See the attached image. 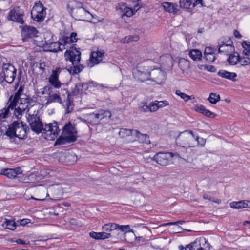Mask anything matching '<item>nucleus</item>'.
Wrapping results in <instances>:
<instances>
[{"mask_svg":"<svg viewBox=\"0 0 250 250\" xmlns=\"http://www.w3.org/2000/svg\"><path fill=\"white\" fill-rule=\"evenodd\" d=\"M206 60L209 62H213L217 58L216 55L215 53H211L205 56Z\"/></svg>","mask_w":250,"mask_h":250,"instance_id":"c03bdc74","label":"nucleus"},{"mask_svg":"<svg viewBox=\"0 0 250 250\" xmlns=\"http://www.w3.org/2000/svg\"><path fill=\"white\" fill-rule=\"evenodd\" d=\"M175 94L180 96L182 99H183L185 102L188 101L189 100L191 99V97L187 94L181 92L180 90H177L175 92Z\"/></svg>","mask_w":250,"mask_h":250,"instance_id":"ea45409f","label":"nucleus"},{"mask_svg":"<svg viewBox=\"0 0 250 250\" xmlns=\"http://www.w3.org/2000/svg\"><path fill=\"white\" fill-rule=\"evenodd\" d=\"M184 222H185V221L183 220H180V221H178L177 222H172V223H174V225H177V224H182Z\"/></svg>","mask_w":250,"mask_h":250,"instance_id":"13d9d810","label":"nucleus"},{"mask_svg":"<svg viewBox=\"0 0 250 250\" xmlns=\"http://www.w3.org/2000/svg\"><path fill=\"white\" fill-rule=\"evenodd\" d=\"M189 55L194 61H200L202 58L201 52L197 49L190 50L189 52Z\"/></svg>","mask_w":250,"mask_h":250,"instance_id":"7c9ffc66","label":"nucleus"},{"mask_svg":"<svg viewBox=\"0 0 250 250\" xmlns=\"http://www.w3.org/2000/svg\"><path fill=\"white\" fill-rule=\"evenodd\" d=\"M29 220L27 219H22L20 220V225L22 226H24L29 223Z\"/></svg>","mask_w":250,"mask_h":250,"instance_id":"5fc2aeb1","label":"nucleus"},{"mask_svg":"<svg viewBox=\"0 0 250 250\" xmlns=\"http://www.w3.org/2000/svg\"><path fill=\"white\" fill-rule=\"evenodd\" d=\"M180 6L185 9L192 8V0H180Z\"/></svg>","mask_w":250,"mask_h":250,"instance_id":"e433bc0d","label":"nucleus"},{"mask_svg":"<svg viewBox=\"0 0 250 250\" xmlns=\"http://www.w3.org/2000/svg\"><path fill=\"white\" fill-rule=\"evenodd\" d=\"M209 249V244L204 237H200L188 245L185 250H207Z\"/></svg>","mask_w":250,"mask_h":250,"instance_id":"f8f14e48","label":"nucleus"},{"mask_svg":"<svg viewBox=\"0 0 250 250\" xmlns=\"http://www.w3.org/2000/svg\"><path fill=\"white\" fill-rule=\"evenodd\" d=\"M61 71V68L56 67L52 70L51 74L48 78V82L55 88H59L63 84L59 80V75Z\"/></svg>","mask_w":250,"mask_h":250,"instance_id":"dca6fc26","label":"nucleus"},{"mask_svg":"<svg viewBox=\"0 0 250 250\" xmlns=\"http://www.w3.org/2000/svg\"><path fill=\"white\" fill-rule=\"evenodd\" d=\"M16 242H17V243L20 244H25L24 241L20 239L17 240Z\"/></svg>","mask_w":250,"mask_h":250,"instance_id":"bf43d9fd","label":"nucleus"},{"mask_svg":"<svg viewBox=\"0 0 250 250\" xmlns=\"http://www.w3.org/2000/svg\"><path fill=\"white\" fill-rule=\"evenodd\" d=\"M72 12L77 18H83L87 15L90 14V13L85 10L82 6H78V7H73L72 8Z\"/></svg>","mask_w":250,"mask_h":250,"instance_id":"bb28decb","label":"nucleus"},{"mask_svg":"<svg viewBox=\"0 0 250 250\" xmlns=\"http://www.w3.org/2000/svg\"><path fill=\"white\" fill-rule=\"evenodd\" d=\"M46 9L40 1L35 2L31 12L32 19L38 22L43 21L46 15Z\"/></svg>","mask_w":250,"mask_h":250,"instance_id":"1a4fd4ad","label":"nucleus"},{"mask_svg":"<svg viewBox=\"0 0 250 250\" xmlns=\"http://www.w3.org/2000/svg\"><path fill=\"white\" fill-rule=\"evenodd\" d=\"M231 208L240 209L247 207L246 200L239 202H233L230 204Z\"/></svg>","mask_w":250,"mask_h":250,"instance_id":"2f4dec72","label":"nucleus"},{"mask_svg":"<svg viewBox=\"0 0 250 250\" xmlns=\"http://www.w3.org/2000/svg\"><path fill=\"white\" fill-rule=\"evenodd\" d=\"M118 227V224L116 223H108L105 224L103 226L102 229L105 231H111L114 230H117V227Z\"/></svg>","mask_w":250,"mask_h":250,"instance_id":"72a5a7b5","label":"nucleus"},{"mask_svg":"<svg viewBox=\"0 0 250 250\" xmlns=\"http://www.w3.org/2000/svg\"><path fill=\"white\" fill-rule=\"evenodd\" d=\"M218 75L224 78L228 79L233 81H235L237 75L235 73L230 72L225 70H220Z\"/></svg>","mask_w":250,"mask_h":250,"instance_id":"cd10ccee","label":"nucleus"},{"mask_svg":"<svg viewBox=\"0 0 250 250\" xmlns=\"http://www.w3.org/2000/svg\"><path fill=\"white\" fill-rule=\"evenodd\" d=\"M234 34L236 38L240 39L242 37V36L240 34L239 32L235 30L234 31Z\"/></svg>","mask_w":250,"mask_h":250,"instance_id":"6e6d98bb","label":"nucleus"},{"mask_svg":"<svg viewBox=\"0 0 250 250\" xmlns=\"http://www.w3.org/2000/svg\"><path fill=\"white\" fill-rule=\"evenodd\" d=\"M196 138L197 139H196V145L197 144H200L201 146H204L205 143V140L203 138H200L198 136H196Z\"/></svg>","mask_w":250,"mask_h":250,"instance_id":"8fccbe9b","label":"nucleus"},{"mask_svg":"<svg viewBox=\"0 0 250 250\" xmlns=\"http://www.w3.org/2000/svg\"><path fill=\"white\" fill-rule=\"evenodd\" d=\"M172 158L171 153L159 152L155 155L154 160L159 165L166 166L171 163Z\"/></svg>","mask_w":250,"mask_h":250,"instance_id":"2eb2a0df","label":"nucleus"},{"mask_svg":"<svg viewBox=\"0 0 250 250\" xmlns=\"http://www.w3.org/2000/svg\"><path fill=\"white\" fill-rule=\"evenodd\" d=\"M250 224V221H246L244 223V225L246 226L247 224Z\"/></svg>","mask_w":250,"mask_h":250,"instance_id":"338daca9","label":"nucleus"},{"mask_svg":"<svg viewBox=\"0 0 250 250\" xmlns=\"http://www.w3.org/2000/svg\"><path fill=\"white\" fill-rule=\"evenodd\" d=\"M60 130L56 122L46 124L43 128L42 134L46 139L53 140L58 136Z\"/></svg>","mask_w":250,"mask_h":250,"instance_id":"6e6552de","label":"nucleus"},{"mask_svg":"<svg viewBox=\"0 0 250 250\" xmlns=\"http://www.w3.org/2000/svg\"><path fill=\"white\" fill-rule=\"evenodd\" d=\"M90 237L96 240H104L109 238L111 237L110 233L105 232H96L95 231H91L89 233Z\"/></svg>","mask_w":250,"mask_h":250,"instance_id":"393cba45","label":"nucleus"},{"mask_svg":"<svg viewBox=\"0 0 250 250\" xmlns=\"http://www.w3.org/2000/svg\"><path fill=\"white\" fill-rule=\"evenodd\" d=\"M220 44L218 42L219 52L225 53L228 54L234 51V46L232 45V41L229 40L227 43H225L224 41H221Z\"/></svg>","mask_w":250,"mask_h":250,"instance_id":"4be33fe9","label":"nucleus"},{"mask_svg":"<svg viewBox=\"0 0 250 250\" xmlns=\"http://www.w3.org/2000/svg\"><path fill=\"white\" fill-rule=\"evenodd\" d=\"M62 42V39L58 42L54 40L49 44L43 45V47L46 51L57 52L60 50L62 51L66 48V46Z\"/></svg>","mask_w":250,"mask_h":250,"instance_id":"a211bd4d","label":"nucleus"},{"mask_svg":"<svg viewBox=\"0 0 250 250\" xmlns=\"http://www.w3.org/2000/svg\"><path fill=\"white\" fill-rule=\"evenodd\" d=\"M77 134L75 125L68 122L62 128V134L57 140L55 144L61 145L73 142L76 140Z\"/></svg>","mask_w":250,"mask_h":250,"instance_id":"7ed1b4c3","label":"nucleus"},{"mask_svg":"<svg viewBox=\"0 0 250 250\" xmlns=\"http://www.w3.org/2000/svg\"><path fill=\"white\" fill-rule=\"evenodd\" d=\"M81 52L73 47H70V49L65 52V60L70 61L74 65L71 70V71H72L74 74L80 73L83 68L82 65H78L81 60Z\"/></svg>","mask_w":250,"mask_h":250,"instance_id":"20e7f679","label":"nucleus"},{"mask_svg":"<svg viewBox=\"0 0 250 250\" xmlns=\"http://www.w3.org/2000/svg\"><path fill=\"white\" fill-rule=\"evenodd\" d=\"M167 104L166 101H155L154 102H150L148 105H144L141 108L145 112H155L157 111L159 108L163 107Z\"/></svg>","mask_w":250,"mask_h":250,"instance_id":"f3484780","label":"nucleus"},{"mask_svg":"<svg viewBox=\"0 0 250 250\" xmlns=\"http://www.w3.org/2000/svg\"><path fill=\"white\" fill-rule=\"evenodd\" d=\"M138 40V36H128L125 37L123 42L125 43H127L129 42H130L132 41H137Z\"/></svg>","mask_w":250,"mask_h":250,"instance_id":"a18cd8bd","label":"nucleus"},{"mask_svg":"<svg viewBox=\"0 0 250 250\" xmlns=\"http://www.w3.org/2000/svg\"><path fill=\"white\" fill-rule=\"evenodd\" d=\"M72 4H74V5L78 4V5H81V3H78V2H76V1H74V2H73L72 3Z\"/></svg>","mask_w":250,"mask_h":250,"instance_id":"69168bd1","label":"nucleus"},{"mask_svg":"<svg viewBox=\"0 0 250 250\" xmlns=\"http://www.w3.org/2000/svg\"><path fill=\"white\" fill-rule=\"evenodd\" d=\"M166 79V73L161 69H155L151 70L149 80H151L158 84H161L165 81Z\"/></svg>","mask_w":250,"mask_h":250,"instance_id":"6ab92c4d","label":"nucleus"},{"mask_svg":"<svg viewBox=\"0 0 250 250\" xmlns=\"http://www.w3.org/2000/svg\"><path fill=\"white\" fill-rule=\"evenodd\" d=\"M66 161L70 164L75 163L77 160V156L75 154L68 153L65 156Z\"/></svg>","mask_w":250,"mask_h":250,"instance_id":"a19ab883","label":"nucleus"},{"mask_svg":"<svg viewBox=\"0 0 250 250\" xmlns=\"http://www.w3.org/2000/svg\"><path fill=\"white\" fill-rule=\"evenodd\" d=\"M38 31L33 26H25L22 31V35L27 38H32L37 36Z\"/></svg>","mask_w":250,"mask_h":250,"instance_id":"b1692460","label":"nucleus"},{"mask_svg":"<svg viewBox=\"0 0 250 250\" xmlns=\"http://www.w3.org/2000/svg\"><path fill=\"white\" fill-rule=\"evenodd\" d=\"M35 68L39 69L40 70L39 72L41 73H43L45 71L46 65L44 62H40L36 63L34 65Z\"/></svg>","mask_w":250,"mask_h":250,"instance_id":"37998d69","label":"nucleus"},{"mask_svg":"<svg viewBox=\"0 0 250 250\" xmlns=\"http://www.w3.org/2000/svg\"><path fill=\"white\" fill-rule=\"evenodd\" d=\"M242 45L243 47L245 49V50L250 52V42L244 41L243 42Z\"/></svg>","mask_w":250,"mask_h":250,"instance_id":"09e8293b","label":"nucleus"},{"mask_svg":"<svg viewBox=\"0 0 250 250\" xmlns=\"http://www.w3.org/2000/svg\"><path fill=\"white\" fill-rule=\"evenodd\" d=\"M105 52L104 50H97L96 51L91 52L88 66L89 67H92L95 65L98 64L101 62L104 57Z\"/></svg>","mask_w":250,"mask_h":250,"instance_id":"4468645a","label":"nucleus"},{"mask_svg":"<svg viewBox=\"0 0 250 250\" xmlns=\"http://www.w3.org/2000/svg\"><path fill=\"white\" fill-rule=\"evenodd\" d=\"M73 109V104L68 103L66 109V113H70Z\"/></svg>","mask_w":250,"mask_h":250,"instance_id":"603ef678","label":"nucleus"},{"mask_svg":"<svg viewBox=\"0 0 250 250\" xmlns=\"http://www.w3.org/2000/svg\"><path fill=\"white\" fill-rule=\"evenodd\" d=\"M178 248L179 250H183L184 249V247L182 245H180Z\"/></svg>","mask_w":250,"mask_h":250,"instance_id":"0e129e2a","label":"nucleus"},{"mask_svg":"<svg viewBox=\"0 0 250 250\" xmlns=\"http://www.w3.org/2000/svg\"><path fill=\"white\" fill-rule=\"evenodd\" d=\"M117 230L121 231L122 232L128 231L130 229V228L129 225H119L117 227Z\"/></svg>","mask_w":250,"mask_h":250,"instance_id":"49530a36","label":"nucleus"},{"mask_svg":"<svg viewBox=\"0 0 250 250\" xmlns=\"http://www.w3.org/2000/svg\"><path fill=\"white\" fill-rule=\"evenodd\" d=\"M211 53H214L213 51V50L210 47H206L205 50L204 55L205 56L207 55L208 54H210Z\"/></svg>","mask_w":250,"mask_h":250,"instance_id":"864d4df0","label":"nucleus"},{"mask_svg":"<svg viewBox=\"0 0 250 250\" xmlns=\"http://www.w3.org/2000/svg\"><path fill=\"white\" fill-rule=\"evenodd\" d=\"M239 55L238 54L230 55L228 58V61L229 63L231 65H234L237 64L239 61Z\"/></svg>","mask_w":250,"mask_h":250,"instance_id":"4c0bfd02","label":"nucleus"},{"mask_svg":"<svg viewBox=\"0 0 250 250\" xmlns=\"http://www.w3.org/2000/svg\"><path fill=\"white\" fill-rule=\"evenodd\" d=\"M199 5H200V6H204L203 0H192V8H194Z\"/></svg>","mask_w":250,"mask_h":250,"instance_id":"de8ad7c7","label":"nucleus"},{"mask_svg":"<svg viewBox=\"0 0 250 250\" xmlns=\"http://www.w3.org/2000/svg\"><path fill=\"white\" fill-rule=\"evenodd\" d=\"M28 128L26 125L23 124L22 122L14 121L9 125L5 135L9 138L11 142H13L16 137L19 139H24L27 136Z\"/></svg>","mask_w":250,"mask_h":250,"instance_id":"f03ea898","label":"nucleus"},{"mask_svg":"<svg viewBox=\"0 0 250 250\" xmlns=\"http://www.w3.org/2000/svg\"><path fill=\"white\" fill-rule=\"evenodd\" d=\"M208 99L211 104H215L220 100V96L216 93H211Z\"/></svg>","mask_w":250,"mask_h":250,"instance_id":"c9c22d12","label":"nucleus"},{"mask_svg":"<svg viewBox=\"0 0 250 250\" xmlns=\"http://www.w3.org/2000/svg\"><path fill=\"white\" fill-rule=\"evenodd\" d=\"M44 39L45 43L43 45L49 44L50 42L54 40L53 34L49 31H47L44 33Z\"/></svg>","mask_w":250,"mask_h":250,"instance_id":"58836bf2","label":"nucleus"},{"mask_svg":"<svg viewBox=\"0 0 250 250\" xmlns=\"http://www.w3.org/2000/svg\"><path fill=\"white\" fill-rule=\"evenodd\" d=\"M210 69L208 68V67L206 66V68L209 71L211 72H214L215 70V68L213 66H209Z\"/></svg>","mask_w":250,"mask_h":250,"instance_id":"4d7b16f0","label":"nucleus"},{"mask_svg":"<svg viewBox=\"0 0 250 250\" xmlns=\"http://www.w3.org/2000/svg\"><path fill=\"white\" fill-rule=\"evenodd\" d=\"M22 171L20 167L16 168H6L0 170V174L6 176L9 178H15L19 177L21 175Z\"/></svg>","mask_w":250,"mask_h":250,"instance_id":"412c9836","label":"nucleus"},{"mask_svg":"<svg viewBox=\"0 0 250 250\" xmlns=\"http://www.w3.org/2000/svg\"><path fill=\"white\" fill-rule=\"evenodd\" d=\"M36 106L35 104H33L31 107L27 108V112L28 113L27 119L31 129L38 134L43 131L44 126L40 121L39 117H37V114H35V112L32 113V110H34Z\"/></svg>","mask_w":250,"mask_h":250,"instance_id":"39448f33","label":"nucleus"},{"mask_svg":"<svg viewBox=\"0 0 250 250\" xmlns=\"http://www.w3.org/2000/svg\"><path fill=\"white\" fill-rule=\"evenodd\" d=\"M203 197L204 199L208 200L209 201H212L214 202L217 203L218 204H220L221 203V201L220 200H217L216 201L213 200L210 196L207 194H204Z\"/></svg>","mask_w":250,"mask_h":250,"instance_id":"3c124183","label":"nucleus"},{"mask_svg":"<svg viewBox=\"0 0 250 250\" xmlns=\"http://www.w3.org/2000/svg\"><path fill=\"white\" fill-rule=\"evenodd\" d=\"M23 88L22 86L18 90L15 94L13 99L12 96L10 99V104L8 108H4L0 110V120L6 117L9 110L11 109L14 110V115L17 119H20L27 108L30 107L33 104H35V101L29 98V97L22 93Z\"/></svg>","mask_w":250,"mask_h":250,"instance_id":"f257e3e1","label":"nucleus"},{"mask_svg":"<svg viewBox=\"0 0 250 250\" xmlns=\"http://www.w3.org/2000/svg\"><path fill=\"white\" fill-rule=\"evenodd\" d=\"M247 207L250 208V201L246 200Z\"/></svg>","mask_w":250,"mask_h":250,"instance_id":"e2e57ef3","label":"nucleus"},{"mask_svg":"<svg viewBox=\"0 0 250 250\" xmlns=\"http://www.w3.org/2000/svg\"><path fill=\"white\" fill-rule=\"evenodd\" d=\"M111 112L108 110H100L96 113H91L84 115V120L92 124H98L100 121L105 118H110Z\"/></svg>","mask_w":250,"mask_h":250,"instance_id":"0eeeda50","label":"nucleus"},{"mask_svg":"<svg viewBox=\"0 0 250 250\" xmlns=\"http://www.w3.org/2000/svg\"><path fill=\"white\" fill-rule=\"evenodd\" d=\"M52 89V88L49 86H45L42 89V94L48 93L49 94V96L47 99L46 104H49L54 102H57L60 104H61L62 103V101L60 97L61 92L63 91L65 92L66 94H67L68 91H66L65 89H61L60 91H58L56 93L51 94L50 91Z\"/></svg>","mask_w":250,"mask_h":250,"instance_id":"9b49d317","label":"nucleus"},{"mask_svg":"<svg viewBox=\"0 0 250 250\" xmlns=\"http://www.w3.org/2000/svg\"><path fill=\"white\" fill-rule=\"evenodd\" d=\"M134 77L140 82H144L149 79L151 71L145 66H138L133 69Z\"/></svg>","mask_w":250,"mask_h":250,"instance_id":"ddd939ff","label":"nucleus"},{"mask_svg":"<svg viewBox=\"0 0 250 250\" xmlns=\"http://www.w3.org/2000/svg\"><path fill=\"white\" fill-rule=\"evenodd\" d=\"M77 34L75 32L71 33L70 37H64L62 38V43H64L66 47H68V45H70L71 43L75 42L77 41L76 38Z\"/></svg>","mask_w":250,"mask_h":250,"instance_id":"c85d7f7f","label":"nucleus"},{"mask_svg":"<svg viewBox=\"0 0 250 250\" xmlns=\"http://www.w3.org/2000/svg\"><path fill=\"white\" fill-rule=\"evenodd\" d=\"M16 69L11 64L6 63L3 65L2 69L0 72V83L4 81L11 83L16 76Z\"/></svg>","mask_w":250,"mask_h":250,"instance_id":"423d86ee","label":"nucleus"},{"mask_svg":"<svg viewBox=\"0 0 250 250\" xmlns=\"http://www.w3.org/2000/svg\"><path fill=\"white\" fill-rule=\"evenodd\" d=\"M196 136L194 135L192 131H185L181 133L177 139V141H182V145L189 147H194L196 146Z\"/></svg>","mask_w":250,"mask_h":250,"instance_id":"9d476101","label":"nucleus"},{"mask_svg":"<svg viewBox=\"0 0 250 250\" xmlns=\"http://www.w3.org/2000/svg\"><path fill=\"white\" fill-rule=\"evenodd\" d=\"M23 12L19 7H17L12 9L9 13L8 19L14 21L22 23L23 21Z\"/></svg>","mask_w":250,"mask_h":250,"instance_id":"aec40b11","label":"nucleus"},{"mask_svg":"<svg viewBox=\"0 0 250 250\" xmlns=\"http://www.w3.org/2000/svg\"><path fill=\"white\" fill-rule=\"evenodd\" d=\"M70 223L72 225H76L77 224V221L75 219H71L70 221Z\"/></svg>","mask_w":250,"mask_h":250,"instance_id":"052dcab7","label":"nucleus"},{"mask_svg":"<svg viewBox=\"0 0 250 250\" xmlns=\"http://www.w3.org/2000/svg\"><path fill=\"white\" fill-rule=\"evenodd\" d=\"M54 189V187L53 186H51L49 188V190L52 192L53 191Z\"/></svg>","mask_w":250,"mask_h":250,"instance_id":"774afa93","label":"nucleus"},{"mask_svg":"<svg viewBox=\"0 0 250 250\" xmlns=\"http://www.w3.org/2000/svg\"><path fill=\"white\" fill-rule=\"evenodd\" d=\"M167 225H174V223H172V222H169L167 223H164L163 224H161L160 225V227L161 226H167Z\"/></svg>","mask_w":250,"mask_h":250,"instance_id":"680f3d73","label":"nucleus"},{"mask_svg":"<svg viewBox=\"0 0 250 250\" xmlns=\"http://www.w3.org/2000/svg\"><path fill=\"white\" fill-rule=\"evenodd\" d=\"M134 134V136L138 138V140L142 143H149V137L146 134H143L141 133L139 131L135 130L133 132Z\"/></svg>","mask_w":250,"mask_h":250,"instance_id":"c756f323","label":"nucleus"},{"mask_svg":"<svg viewBox=\"0 0 250 250\" xmlns=\"http://www.w3.org/2000/svg\"><path fill=\"white\" fill-rule=\"evenodd\" d=\"M161 5L165 11L170 13L175 14L178 11V5L175 3L166 2L162 3Z\"/></svg>","mask_w":250,"mask_h":250,"instance_id":"a878e982","label":"nucleus"},{"mask_svg":"<svg viewBox=\"0 0 250 250\" xmlns=\"http://www.w3.org/2000/svg\"><path fill=\"white\" fill-rule=\"evenodd\" d=\"M135 130L122 128L120 130L119 135L122 138H125L130 135L134 136V133L133 132Z\"/></svg>","mask_w":250,"mask_h":250,"instance_id":"473e14b6","label":"nucleus"},{"mask_svg":"<svg viewBox=\"0 0 250 250\" xmlns=\"http://www.w3.org/2000/svg\"><path fill=\"white\" fill-rule=\"evenodd\" d=\"M238 62H240L241 65L245 66L250 63V59L247 57H244L243 58L239 57Z\"/></svg>","mask_w":250,"mask_h":250,"instance_id":"79ce46f5","label":"nucleus"},{"mask_svg":"<svg viewBox=\"0 0 250 250\" xmlns=\"http://www.w3.org/2000/svg\"><path fill=\"white\" fill-rule=\"evenodd\" d=\"M194 110L196 112H198L207 117L209 118H214L216 116V115L211 112L210 110L206 109V108L203 105L196 104L194 107Z\"/></svg>","mask_w":250,"mask_h":250,"instance_id":"5701e85b","label":"nucleus"},{"mask_svg":"<svg viewBox=\"0 0 250 250\" xmlns=\"http://www.w3.org/2000/svg\"><path fill=\"white\" fill-rule=\"evenodd\" d=\"M5 225L6 229L11 230H14L16 228L17 226V224L15 221L12 220L6 219L4 224H3L2 226H4Z\"/></svg>","mask_w":250,"mask_h":250,"instance_id":"f704fd0d","label":"nucleus"}]
</instances>
